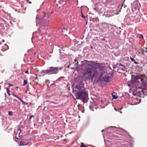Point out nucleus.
Listing matches in <instances>:
<instances>
[{
  "label": "nucleus",
  "instance_id": "7",
  "mask_svg": "<svg viewBox=\"0 0 147 147\" xmlns=\"http://www.w3.org/2000/svg\"><path fill=\"white\" fill-rule=\"evenodd\" d=\"M26 140H22L19 144V146H25L27 145L28 144V142H26Z\"/></svg>",
  "mask_w": 147,
  "mask_h": 147
},
{
  "label": "nucleus",
  "instance_id": "25",
  "mask_svg": "<svg viewBox=\"0 0 147 147\" xmlns=\"http://www.w3.org/2000/svg\"><path fill=\"white\" fill-rule=\"evenodd\" d=\"M8 85L9 87L13 86V85L9 83L8 84Z\"/></svg>",
  "mask_w": 147,
  "mask_h": 147
},
{
  "label": "nucleus",
  "instance_id": "19",
  "mask_svg": "<svg viewBox=\"0 0 147 147\" xmlns=\"http://www.w3.org/2000/svg\"><path fill=\"white\" fill-rule=\"evenodd\" d=\"M11 95L17 98H18V96H17L16 95H15L13 93H12L11 94Z\"/></svg>",
  "mask_w": 147,
  "mask_h": 147
},
{
  "label": "nucleus",
  "instance_id": "4",
  "mask_svg": "<svg viewBox=\"0 0 147 147\" xmlns=\"http://www.w3.org/2000/svg\"><path fill=\"white\" fill-rule=\"evenodd\" d=\"M141 86L143 87V88L140 86H137L136 87V92L141 94L147 95V88L145 85Z\"/></svg>",
  "mask_w": 147,
  "mask_h": 147
},
{
  "label": "nucleus",
  "instance_id": "6",
  "mask_svg": "<svg viewBox=\"0 0 147 147\" xmlns=\"http://www.w3.org/2000/svg\"><path fill=\"white\" fill-rule=\"evenodd\" d=\"M134 79V78H132L130 81H128L127 83L128 86L132 88H135L136 87V86L137 84H136V83L135 82V81L133 80Z\"/></svg>",
  "mask_w": 147,
  "mask_h": 147
},
{
  "label": "nucleus",
  "instance_id": "1",
  "mask_svg": "<svg viewBox=\"0 0 147 147\" xmlns=\"http://www.w3.org/2000/svg\"><path fill=\"white\" fill-rule=\"evenodd\" d=\"M78 90L76 94V97L77 99L81 100L83 102L85 103L87 101L88 94L86 91L85 88L83 86H77Z\"/></svg>",
  "mask_w": 147,
  "mask_h": 147
},
{
  "label": "nucleus",
  "instance_id": "20",
  "mask_svg": "<svg viewBox=\"0 0 147 147\" xmlns=\"http://www.w3.org/2000/svg\"><path fill=\"white\" fill-rule=\"evenodd\" d=\"M34 117V116L33 115H32L31 116H30L29 117V120L30 121L31 119L32 118V117Z\"/></svg>",
  "mask_w": 147,
  "mask_h": 147
},
{
  "label": "nucleus",
  "instance_id": "13",
  "mask_svg": "<svg viewBox=\"0 0 147 147\" xmlns=\"http://www.w3.org/2000/svg\"><path fill=\"white\" fill-rule=\"evenodd\" d=\"M27 83V81L26 80H24V84L23 86H24L26 85Z\"/></svg>",
  "mask_w": 147,
  "mask_h": 147
},
{
  "label": "nucleus",
  "instance_id": "32",
  "mask_svg": "<svg viewBox=\"0 0 147 147\" xmlns=\"http://www.w3.org/2000/svg\"><path fill=\"white\" fill-rule=\"evenodd\" d=\"M16 88H18V86H17L16 87Z\"/></svg>",
  "mask_w": 147,
  "mask_h": 147
},
{
  "label": "nucleus",
  "instance_id": "16",
  "mask_svg": "<svg viewBox=\"0 0 147 147\" xmlns=\"http://www.w3.org/2000/svg\"><path fill=\"white\" fill-rule=\"evenodd\" d=\"M80 147H87V146H85L83 143H82L81 145H80Z\"/></svg>",
  "mask_w": 147,
  "mask_h": 147
},
{
  "label": "nucleus",
  "instance_id": "36",
  "mask_svg": "<svg viewBox=\"0 0 147 147\" xmlns=\"http://www.w3.org/2000/svg\"><path fill=\"white\" fill-rule=\"evenodd\" d=\"M1 86H0V90L1 89Z\"/></svg>",
  "mask_w": 147,
  "mask_h": 147
},
{
  "label": "nucleus",
  "instance_id": "3",
  "mask_svg": "<svg viewBox=\"0 0 147 147\" xmlns=\"http://www.w3.org/2000/svg\"><path fill=\"white\" fill-rule=\"evenodd\" d=\"M98 73L95 69L87 68L84 70L83 73V76L86 79L90 78L92 80L93 78L98 76Z\"/></svg>",
  "mask_w": 147,
  "mask_h": 147
},
{
  "label": "nucleus",
  "instance_id": "8",
  "mask_svg": "<svg viewBox=\"0 0 147 147\" xmlns=\"http://www.w3.org/2000/svg\"><path fill=\"white\" fill-rule=\"evenodd\" d=\"M110 77L109 76H105L102 78V80L106 82H108L109 81Z\"/></svg>",
  "mask_w": 147,
  "mask_h": 147
},
{
  "label": "nucleus",
  "instance_id": "23",
  "mask_svg": "<svg viewBox=\"0 0 147 147\" xmlns=\"http://www.w3.org/2000/svg\"><path fill=\"white\" fill-rule=\"evenodd\" d=\"M74 61H75V63H76L77 62V63H76V64H78V61L76 59H75L74 60Z\"/></svg>",
  "mask_w": 147,
  "mask_h": 147
},
{
  "label": "nucleus",
  "instance_id": "30",
  "mask_svg": "<svg viewBox=\"0 0 147 147\" xmlns=\"http://www.w3.org/2000/svg\"><path fill=\"white\" fill-rule=\"evenodd\" d=\"M134 8H135V10H136L137 9V7H135Z\"/></svg>",
  "mask_w": 147,
  "mask_h": 147
},
{
  "label": "nucleus",
  "instance_id": "15",
  "mask_svg": "<svg viewBox=\"0 0 147 147\" xmlns=\"http://www.w3.org/2000/svg\"><path fill=\"white\" fill-rule=\"evenodd\" d=\"M17 98L22 103H24V102L20 97H18Z\"/></svg>",
  "mask_w": 147,
  "mask_h": 147
},
{
  "label": "nucleus",
  "instance_id": "22",
  "mask_svg": "<svg viewBox=\"0 0 147 147\" xmlns=\"http://www.w3.org/2000/svg\"><path fill=\"white\" fill-rule=\"evenodd\" d=\"M130 59L131 61H134L135 60L133 58L130 57Z\"/></svg>",
  "mask_w": 147,
  "mask_h": 147
},
{
  "label": "nucleus",
  "instance_id": "27",
  "mask_svg": "<svg viewBox=\"0 0 147 147\" xmlns=\"http://www.w3.org/2000/svg\"><path fill=\"white\" fill-rule=\"evenodd\" d=\"M134 63L135 64H138L137 62H136V61L135 60H134Z\"/></svg>",
  "mask_w": 147,
  "mask_h": 147
},
{
  "label": "nucleus",
  "instance_id": "24",
  "mask_svg": "<svg viewBox=\"0 0 147 147\" xmlns=\"http://www.w3.org/2000/svg\"><path fill=\"white\" fill-rule=\"evenodd\" d=\"M82 17L83 18H85V17L83 15V13H82Z\"/></svg>",
  "mask_w": 147,
  "mask_h": 147
},
{
  "label": "nucleus",
  "instance_id": "17",
  "mask_svg": "<svg viewBox=\"0 0 147 147\" xmlns=\"http://www.w3.org/2000/svg\"><path fill=\"white\" fill-rule=\"evenodd\" d=\"M8 114L9 115H13V112L11 111H9L8 112Z\"/></svg>",
  "mask_w": 147,
  "mask_h": 147
},
{
  "label": "nucleus",
  "instance_id": "35",
  "mask_svg": "<svg viewBox=\"0 0 147 147\" xmlns=\"http://www.w3.org/2000/svg\"><path fill=\"white\" fill-rule=\"evenodd\" d=\"M25 92H26V93H27V91H25Z\"/></svg>",
  "mask_w": 147,
  "mask_h": 147
},
{
  "label": "nucleus",
  "instance_id": "18",
  "mask_svg": "<svg viewBox=\"0 0 147 147\" xmlns=\"http://www.w3.org/2000/svg\"><path fill=\"white\" fill-rule=\"evenodd\" d=\"M24 127H23V126H22L20 128H19V129H18V130H20V133H19V137H20V132H21V129H20V128H23Z\"/></svg>",
  "mask_w": 147,
  "mask_h": 147
},
{
  "label": "nucleus",
  "instance_id": "14",
  "mask_svg": "<svg viewBox=\"0 0 147 147\" xmlns=\"http://www.w3.org/2000/svg\"><path fill=\"white\" fill-rule=\"evenodd\" d=\"M10 91L8 88L7 89V92L9 95H10V94H9Z\"/></svg>",
  "mask_w": 147,
  "mask_h": 147
},
{
  "label": "nucleus",
  "instance_id": "5",
  "mask_svg": "<svg viewBox=\"0 0 147 147\" xmlns=\"http://www.w3.org/2000/svg\"><path fill=\"white\" fill-rule=\"evenodd\" d=\"M61 68H59L57 67H51L47 69V71L48 72V74H56L59 72V70H61Z\"/></svg>",
  "mask_w": 147,
  "mask_h": 147
},
{
  "label": "nucleus",
  "instance_id": "9",
  "mask_svg": "<svg viewBox=\"0 0 147 147\" xmlns=\"http://www.w3.org/2000/svg\"><path fill=\"white\" fill-rule=\"evenodd\" d=\"M47 69L45 70H42L41 71V74H48V72L47 71Z\"/></svg>",
  "mask_w": 147,
  "mask_h": 147
},
{
  "label": "nucleus",
  "instance_id": "34",
  "mask_svg": "<svg viewBox=\"0 0 147 147\" xmlns=\"http://www.w3.org/2000/svg\"><path fill=\"white\" fill-rule=\"evenodd\" d=\"M53 13V12H52L51 13V14H52V13Z\"/></svg>",
  "mask_w": 147,
  "mask_h": 147
},
{
  "label": "nucleus",
  "instance_id": "10",
  "mask_svg": "<svg viewBox=\"0 0 147 147\" xmlns=\"http://www.w3.org/2000/svg\"><path fill=\"white\" fill-rule=\"evenodd\" d=\"M115 92H113L112 93V97H113V99H116L118 97H117V96H116L115 95Z\"/></svg>",
  "mask_w": 147,
  "mask_h": 147
},
{
  "label": "nucleus",
  "instance_id": "11",
  "mask_svg": "<svg viewBox=\"0 0 147 147\" xmlns=\"http://www.w3.org/2000/svg\"><path fill=\"white\" fill-rule=\"evenodd\" d=\"M137 38H143V36L142 34H137Z\"/></svg>",
  "mask_w": 147,
  "mask_h": 147
},
{
  "label": "nucleus",
  "instance_id": "29",
  "mask_svg": "<svg viewBox=\"0 0 147 147\" xmlns=\"http://www.w3.org/2000/svg\"><path fill=\"white\" fill-rule=\"evenodd\" d=\"M121 70H123L124 71H125V70L124 69H123V68H121Z\"/></svg>",
  "mask_w": 147,
  "mask_h": 147
},
{
  "label": "nucleus",
  "instance_id": "26",
  "mask_svg": "<svg viewBox=\"0 0 147 147\" xmlns=\"http://www.w3.org/2000/svg\"><path fill=\"white\" fill-rule=\"evenodd\" d=\"M29 4H31L32 3V2L30 1L29 0H26Z\"/></svg>",
  "mask_w": 147,
  "mask_h": 147
},
{
  "label": "nucleus",
  "instance_id": "21",
  "mask_svg": "<svg viewBox=\"0 0 147 147\" xmlns=\"http://www.w3.org/2000/svg\"><path fill=\"white\" fill-rule=\"evenodd\" d=\"M50 16V15H47V16H45V15H44V17H45L47 19Z\"/></svg>",
  "mask_w": 147,
  "mask_h": 147
},
{
  "label": "nucleus",
  "instance_id": "33",
  "mask_svg": "<svg viewBox=\"0 0 147 147\" xmlns=\"http://www.w3.org/2000/svg\"><path fill=\"white\" fill-rule=\"evenodd\" d=\"M0 50H1V51H3V49H0Z\"/></svg>",
  "mask_w": 147,
  "mask_h": 147
},
{
  "label": "nucleus",
  "instance_id": "31",
  "mask_svg": "<svg viewBox=\"0 0 147 147\" xmlns=\"http://www.w3.org/2000/svg\"><path fill=\"white\" fill-rule=\"evenodd\" d=\"M146 52H147V47L146 48Z\"/></svg>",
  "mask_w": 147,
  "mask_h": 147
},
{
  "label": "nucleus",
  "instance_id": "12",
  "mask_svg": "<svg viewBox=\"0 0 147 147\" xmlns=\"http://www.w3.org/2000/svg\"><path fill=\"white\" fill-rule=\"evenodd\" d=\"M118 65L120 66H122V67H123L124 68H125V66L123 65H122V64H121L120 63H117L116 64V65Z\"/></svg>",
  "mask_w": 147,
  "mask_h": 147
},
{
  "label": "nucleus",
  "instance_id": "2",
  "mask_svg": "<svg viewBox=\"0 0 147 147\" xmlns=\"http://www.w3.org/2000/svg\"><path fill=\"white\" fill-rule=\"evenodd\" d=\"M84 62H88L90 64L88 63L87 65L88 66H92L93 67H94V69H98L99 73H100V74L99 76V78H100L102 77L104 74L105 73V66L102 65L101 64L92 61H88L86 60L84 61ZM94 69V68H93Z\"/></svg>",
  "mask_w": 147,
  "mask_h": 147
},
{
  "label": "nucleus",
  "instance_id": "28",
  "mask_svg": "<svg viewBox=\"0 0 147 147\" xmlns=\"http://www.w3.org/2000/svg\"><path fill=\"white\" fill-rule=\"evenodd\" d=\"M25 73L26 74H29V72L28 71H26L25 72Z\"/></svg>",
  "mask_w": 147,
  "mask_h": 147
}]
</instances>
